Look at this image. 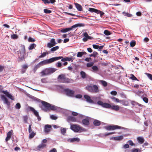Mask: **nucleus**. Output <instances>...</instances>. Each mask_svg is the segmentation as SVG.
<instances>
[{"instance_id": "1", "label": "nucleus", "mask_w": 152, "mask_h": 152, "mask_svg": "<svg viewBox=\"0 0 152 152\" xmlns=\"http://www.w3.org/2000/svg\"><path fill=\"white\" fill-rule=\"evenodd\" d=\"M42 105L40 107L42 109L45 111H47L50 110H55L56 108L53 105L44 101L42 102Z\"/></svg>"}, {"instance_id": "2", "label": "nucleus", "mask_w": 152, "mask_h": 152, "mask_svg": "<svg viewBox=\"0 0 152 152\" xmlns=\"http://www.w3.org/2000/svg\"><path fill=\"white\" fill-rule=\"evenodd\" d=\"M58 80L61 83H69L73 82V80L66 77L65 75L63 74L60 75L58 76Z\"/></svg>"}, {"instance_id": "3", "label": "nucleus", "mask_w": 152, "mask_h": 152, "mask_svg": "<svg viewBox=\"0 0 152 152\" xmlns=\"http://www.w3.org/2000/svg\"><path fill=\"white\" fill-rule=\"evenodd\" d=\"M86 88L89 91L93 93H96L99 91V87L96 85L91 84L88 85Z\"/></svg>"}, {"instance_id": "4", "label": "nucleus", "mask_w": 152, "mask_h": 152, "mask_svg": "<svg viewBox=\"0 0 152 152\" xmlns=\"http://www.w3.org/2000/svg\"><path fill=\"white\" fill-rule=\"evenodd\" d=\"M70 129L75 132H80L84 131V129L80 126L76 124L71 125Z\"/></svg>"}, {"instance_id": "5", "label": "nucleus", "mask_w": 152, "mask_h": 152, "mask_svg": "<svg viewBox=\"0 0 152 152\" xmlns=\"http://www.w3.org/2000/svg\"><path fill=\"white\" fill-rule=\"evenodd\" d=\"M56 70L57 69L55 68H46L45 70L42 71L41 73L42 74V75L43 76L51 74L55 72Z\"/></svg>"}, {"instance_id": "6", "label": "nucleus", "mask_w": 152, "mask_h": 152, "mask_svg": "<svg viewBox=\"0 0 152 152\" xmlns=\"http://www.w3.org/2000/svg\"><path fill=\"white\" fill-rule=\"evenodd\" d=\"M104 128L107 130H113L118 129H121V127L118 125H110L105 126Z\"/></svg>"}, {"instance_id": "7", "label": "nucleus", "mask_w": 152, "mask_h": 152, "mask_svg": "<svg viewBox=\"0 0 152 152\" xmlns=\"http://www.w3.org/2000/svg\"><path fill=\"white\" fill-rule=\"evenodd\" d=\"M64 91L67 96L72 97L75 96V92L74 91L70 90L69 88H66L64 90Z\"/></svg>"}, {"instance_id": "8", "label": "nucleus", "mask_w": 152, "mask_h": 152, "mask_svg": "<svg viewBox=\"0 0 152 152\" xmlns=\"http://www.w3.org/2000/svg\"><path fill=\"white\" fill-rule=\"evenodd\" d=\"M88 11L92 12H94L96 13L97 14H99L101 17L104 14V13L103 12L93 8H89Z\"/></svg>"}, {"instance_id": "9", "label": "nucleus", "mask_w": 152, "mask_h": 152, "mask_svg": "<svg viewBox=\"0 0 152 152\" xmlns=\"http://www.w3.org/2000/svg\"><path fill=\"white\" fill-rule=\"evenodd\" d=\"M62 56L56 57L52 58L47 60L48 64L51 63L54 61L60 59L62 58Z\"/></svg>"}, {"instance_id": "10", "label": "nucleus", "mask_w": 152, "mask_h": 152, "mask_svg": "<svg viewBox=\"0 0 152 152\" xmlns=\"http://www.w3.org/2000/svg\"><path fill=\"white\" fill-rule=\"evenodd\" d=\"M2 92L5 94L9 98L13 100H14V97L12 95L10 94L8 92L6 91H4Z\"/></svg>"}, {"instance_id": "11", "label": "nucleus", "mask_w": 152, "mask_h": 152, "mask_svg": "<svg viewBox=\"0 0 152 152\" xmlns=\"http://www.w3.org/2000/svg\"><path fill=\"white\" fill-rule=\"evenodd\" d=\"M84 97L87 102L90 103H94V101L91 99L90 96H89L87 95H85L84 96Z\"/></svg>"}, {"instance_id": "12", "label": "nucleus", "mask_w": 152, "mask_h": 152, "mask_svg": "<svg viewBox=\"0 0 152 152\" xmlns=\"http://www.w3.org/2000/svg\"><path fill=\"white\" fill-rule=\"evenodd\" d=\"M84 25L82 23H79L75 24L72 26L71 27L69 28H67L68 31H69L72 29L73 28L77 27L78 26H83Z\"/></svg>"}, {"instance_id": "13", "label": "nucleus", "mask_w": 152, "mask_h": 152, "mask_svg": "<svg viewBox=\"0 0 152 152\" xmlns=\"http://www.w3.org/2000/svg\"><path fill=\"white\" fill-rule=\"evenodd\" d=\"M1 99L4 100L5 103L7 104L8 105H10V102L8 101V99L5 97L4 95H1Z\"/></svg>"}, {"instance_id": "14", "label": "nucleus", "mask_w": 152, "mask_h": 152, "mask_svg": "<svg viewBox=\"0 0 152 152\" xmlns=\"http://www.w3.org/2000/svg\"><path fill=\"white\" fill-rule=\"evenodd\" d=\"M51 128V126L50 125L48 124L45 125L44 128V132L45 133L49 132L50 130V129Z\"/></svg>"}, {"instance_id": "15", "label": "nucleus", "mask_w": 152, "mask_h": 152, "mask_svg": "<svg viewBox=\"0 0 152 152\" xmlns=\"http://www.w3.org/2000/svg\"><path fill=\"white\" fill-rule=\"evenodd\" d=\"M83 124L85 126H88L89 124V119L87 117L86 118L83 119L82 121Z\"/></svg>"}, {"instance_id": "16", "label": "nucleus", "mask_w": 152, "mask_h": 152, "mask_svg": "<svg viewBox=\"0 0 152 152\" xmlns=\"http://www.w3.org/2000/svg\"><path fill=\"white\" fill-rule=\"evenodd\" d=\"M76 118V122L80 123L82 119L84 118V116L82 115H79Z\"/></svg>"}, {"instance_id": "17", "label": "nucleus", "mask_w": 152, "mask_h": 152, "mask_svg": "<svg viewBox=\"0 0 152 152\" xmlns=\"http://www.w3.org/2000/svg\"><path fill=\"white\" fill-rule=\"evenodd\" d=\"M13 132V130H11V131H9L7 134V136L6 137L5 140L6 142H7L9 140L12 136V132Z\"/></svg>"}, {"instance_id": "18", "label": "nucleus", "mask_w": 152, "mask_h": 152, "mask_svg": "<svg viewBox=\"0 0 152 152\" xmlns=\"http://www.w3.org/2000/svg\"><path fill=\"white\" fill-rule=\"evenodd\" d=\"M92 70L91 71L94 72L96 73L99 71V69L98 67L96 65L93 66L91 67Z\"/></svg>"}, {"instance_id": "19", "label": "nucleus", "mask_w": 152, "mask_h": 152, "mask_svg": "<svg viewBox=\"0 0 152 152\" xmlns=\"http://www.w3.org/2000/svg\"><path fill=\"white\" fill-rule=\"evenodd\" d=\"M28 108L31 111L33 112L34 114L36 116H37L38 115L39 113L34 108L31 107H29Z\"/></svg>"}, {"instance_id": "20", "label": "nucleus", "mask_w": 152, "mask_h": 152, "mask_svg": "<svg viewBox=\"0 0 152 152\" xmlns=\"http://www.w3.org/2000/svg\"><path fill=\"white\" fill-rule=\"evenodd\" d=\"M110 108L112 110H113L116 111H117L119 110L120 107L118 105L112 106L111 105Z\"/></svg>"}, {"instance_id": "21", "label": "nucleus", "mask_w": 152, "mask_h": 152, "mask_svg": "<svg viewBox=\"0 0 152 152\" xmlns=\"http://www.w3.org/2000/svg\"><path fill=\"white\" fill-rule=\"evenodd\" d=\"M101 124V121L97 120H95L93 122V124L95 126H99Z\"/></svg>"}, {"instance_id": "22", "label": "nucleus", "mask_w": 152, "mask_h": 152, "mask_svg": "<svg viewBox=\"0 0 152 152\" xmlns=\"http://www.w3.org/2000/svg\"><path fill=\"white\" fill-rule=\"evenodd\" d=\"M137 140L138 142L140 144L143 143L145 141V140L143 137H137Z\"/></svg>"}, {"instance_id": "23", "label": "nucleus", "mask_w": 152, "mask_h": 152, "mask_svg": "<svg viewBox=\"0 0 152 152\" xmlns=\"http://www.w3.org/2000/svg\"><path fill=\"white\" fill-rule=\"evenodd\" d=\"M68 120L73 122H76V118L72 116H69L68 118Z\"/></svg>"}, {"instance_id": "24", "label": "nucleus", "mask_w": 152, "mask_h": 152, "mask_svg": "<svg viewBox=\"0 0 152 152\" xmlns=\"http://www.w3.org/2000/svg\"><path fill=\"white\" fill-rule=\"evenodd\" d=\"M75 5L76 8L78 10L80 11H82V7L78 3H75Z\"/></svg>"}, {"instance_id": "25", "label": "nucleus", "mask_w": 152, "mask_h": 152, "mask_svg": "<svg viewBox=\"0 0 152 152\" xmlns=\"http://www.w3.org/2000/svg\"><path fill=\"white\" fill-rule=\"evenodd\" d=\"M69 140H70V141L71 142H78L80 141V139L77 138H74L70 139H69L68 140V141H69Z\"/></svg>"}, {"instance_id": "26", "label": "nucleus", "mask_w": 152, "mask_h": 152, "mask_svg": "<svg viewBox=\"0 0 152 152\" xmlns=\"http://www.w3.org/2000/svg\"><path fill=\"white\" fill-rule=\"evenodd\" d=\"M86 53L85 52H78L77 54V56L78 57H81L83 55H86Z\"/></svg>"}, {"instance_id": "27", "label": "nucleus", "mask_w": 152, "mask_h": 152, "mask_svg": "<svg viewBox=\"0 0 152 152\" xmlns=\"http://www.w3.org/2000/svg\"><path fill=\"white\" fill-rule=\"evenodd\" d=\"M87 75L85 72L83 71H81L80 72V76L81 77L83 78H85L86 77Z\"/></svg>"}, {"instance_id": "28", "label": "nucleus", "mask_w": 152, "mask_h": 152, "mask_svg": "<svg viewBox=\"0 0 152 152\" xmlns=\"http://www.w3.org/2000/svg\"><path fill=\"white\" fill-rule=\"evenodd\" d=\"M120 102H121L125 106H128L129 104V102L127 101L122 100H120Z\"/></svg>"}, {"instance_id": "29", "label": "nucleus", "mask_w": 152, "mask_h": 152, "mask_svg": "<svg viewBox=\"0 0 152 152\" xmlns=\"http://www.w3.org/2000/svg\"><path fill=\"white\" fill-rule=\"evenodd\" d=\"M46 145L44 143H42L37 146V149L39 150L41 148H44L45 147Z\"/></svg>"}, {"instance_id": "30", "label": "nucleus", "mask_w": 152, "mask_h": 152, "mask_svg": "<svg viewBox=\"0 0 152 152\" xmlns=\"http://www.w3.org/2000/svg\"><path fill=\"white\" fill-rule=\"evenodd\" d=\"M20 52L22 54H24L26 53L25 47L24 45L21 46V48L20 50Z\"/></svg>"}, {"instance_id": "31", "label": "nucleus", "mask_w": 152, "mask_h": 152, "mask_svg": "<svg viewBox=\"0 0 152 152\" xmlns=\"http://www.w3.org/2000/svg\"><path fill=\"white\" fill-rule=\"evenodd\" d=\"M103 107L107 108H110L111 105L108 103H104Z\"/></svg>"}, {"instance_id": "32", "label": "nucleus", "mask_w": 152, "mask_h": 152, "mask_svg": "<svg viewBox=\"0 0 152 152\" xmlns=\"http://www.w3.org/2000/svg\"><path fill=\"white\" fill-rule=\"evenodd\" d=\"M123 138V137L122 136L115 137H114V139L115 140H122Z\"/></svg>"}, {"instance_id": "33", "label": "nucleus", "mask_w": 152, "mask_h": 152, "mask_svg": "<svg viewBox=\"0 0 152 152\" xmlns=\"http://www.w3.org/2000/svg\"><path fill=\"white\" fill-rule=\"evenodd\" d=\"M100 82L104 87H106L107 85V83L105 81L103 80H100Z\"/></svg>"}, {"instance_id": "34", "label": "nucleus", "mask_w": 152, "mask_h": 152, "mask_svg": "<svg viewBox=\"0 0 152 152\" xmlns=\"http://www.w3.org/2000/svg\"><path fill=\"white\" fill-rule=\"evenodd\" d=\"M59 48V47L58 46H56L50 49V51L52 52H53L54 51H56Z\"/></svg>"}, {"instance_id": "35", "label": "nucleus", "mask_w": 152, "mask_h": 152, "mask_svg": "<svg viewBox=\"0 0 152 152\" xmlns=\"http://www.w3.org/2000/svg\"><path fill=\"white\" fill-rule=\"evenodd\" d=\"M130 76H131L130 78L132 80L139 81V80L133 75L131 74L130 75Z\"/></svg>"}, {"instance_id": "36", "label": "nucleus", "mask_w": 152, "mask_h": 152, "mask_svg": "<svg viewBox=\"0 0 152 152\" xmlns=\"http://www.w3.org/2000/svg\"><path fill=\"white\" fill-rule=\"evenodd\" d=\"M50 42L51 44H52L53 45H54V46H55L57 44V43L56 42L55 39L53 38L51 39Z\"/></svg>"}, {"instance_id": "37", "label": "nucleus", "mask_w": 152, "mask_h": 152, "mask_svg": "<svg viewBox=\"0 0 152 152\" xmlns=\"http://www.w3.org/2000/svg\"><path fill=\"white\" fill-rule=\"evenodd\" d=\"M23 121L25 123H27L28 117L27 115L24 116L23 117Z\"/></svg>"}, {"instance_id": "38", "label": "nucleus", "mask_w": 152, "mask_h": 152, "mask_svg": "<svg viewBox=\"0 0 152 152\" xmlns=\"http://www.w3.org/2000/svg\"><path fill=\"white\" fill-rule=\"evenodd\" d=\"M30 133H31L29 134V138L31 139L34 137L36 134V133L33 132Z\"/></svg>"}, {"instance_id": "39", "label": "nucleus", "mask_w": 152, "mask_h": 152, "mask_svg": "<svg viewBox=\"0 0 152 152\" xmlns=\"http://www.w3.org/2000/svg\"><path fill=\"white\" fill-rule=\"evenodd\" d=\"M39 64H40L41 65V66L48 64V62L47 61V60H45L43 61H42L41 62H39Z\"/></svg>"}, {"instance_id": "40", "label": "nucleus", "mask_w": 152, "mask_h": 152, "mask_svg": "<svg viewBox=\"0 0 152 152\" xmlns=\"http://www.w3.org/2000/svg\"><path fill=\"white\" fill-rule=\"evenodd\" d=\"M123 14H124L125 16H127V17H131L132 16V15L131 14H129L128 12H123Z\"/></svg>"}, {"instance_id": "41", "label": "nucleus", "mask_w": 152, "mask_h": 152, "mask_svg": "<svg viewBox=\"0 0 152 152\" xmlns=\"http://www.w3.org/2000/svg\"><path fill=\"white\" fill-rule=\"evenodd\" d=\"M36 46V45L34 44H32L30 45L28 47V49L29 50L33 49L34 47Z\"/></svg>"}, {"instance_id": "42", "label": "nucleus", "mask_w": 152, "mask_h": 152, "mask_svg": "<svg viewBox=\"0 0 152 152\" xmlns=\"http://www.w3.org/2000/svg\"><path fill=\"white\" fill-rule=\"evenodd\" d=\"M94 64V63L93 62H91L90 63H88L86 64V66L88 67H92L93 66V65Z\"/></svg>"}, {"instance_id": "43", "label": "nucleus", "mask_w": 152, "mask_h": 152, "mask_svg": "<svg viewBox=\"0 0 152 152\" xmlns=\"http://www.w3.org/2000/svg\"><path fill=\"white\" fill-rule=\"evenodd\" d=\"M104 33L106 35H109L111 34V33L109 31L107 30H105L104 32Z\"/></svg>"}, {"instance_id": "44", "label": "nucleus", "mask_w": 152, "mask_h": 152, "mask_svg": "<svg viewBox=\"0 0 152 152\" xmlns=\"http://www.w3.org/2000/svg\"><path fill=\"white\" fill-rule=\"evenodd\" d=\"M136 45V42L135 41L133 40L132 41L130 42V45L131 47H133L135 46Z\"/></svg>"}, {"instance_id": "45", "label": "nucleus", "mask_w": 152, "mask_h": 152, "mask_svg": "<svg viewBox=\"0 0 152 152\" xmlns=\"http://www.w3.org/2000/svg\"><path fill=\"white\" fill-rule=\"evenodd\" d=\"M44 11L45 13L50 14L51 12V11L50 10L47 9H44Z\"/></svg>"}, {"instance_id": "46", "label": "nucleus", "mask_w": 152, "mask_h": 152, "mask_svg": "<svg viewBox=\"0 0 152 152\" xmlns=\"http://www.w3.org/2000/svg\"><path fill=\"white\" fill-rule=\"evenodd\" d=\"M18 36L16 34H13L11 36V37L12 39H15L18 38Z\"/></svg>"}, {"instance_id": "47", "label": "nucleus", "mask_w": 152, "mask_h": 152, "mask_svg": "<svg viewBox=\"0 0 152 152\" xmlns=\"http://www.w3.org/2000/svg\"><path fill=\"white\" fill-rule=\"evenodd\" d=\"M47 54V53L45 52H43L40 56H39V58H41L45 57L46 55Z\"/></svg>"}, {"instance_id": "48", "label": "nucleus", "mask_w": 152, "mask_h": 152, "mask_svg": "<svg viewBox=\"0 0 152 152\" xmlns=\"http://www.w3.org/2000/svg\"><path fill=\"white\" fill-rule=\"evenodd\" d=\"M54 46V45H53L52 44H51V43L50 42H49L48 43L47 45V47L49 48H51L53 47Z\"/></svg>"}, {"instance_id": "49", "label": "nucleus", "mask_w": 152, "mask_h": 152, "mask_svg": "<svg viewBox=\"0 0 152 152\" xmlns=\"http://www.w3.org/2000/svg\"><path fill=\"white\" fill-rule=\"evenodd\" d=\"M72 57H66V61H73Z\"/></svg>"}, {"instance_id": "50", "label": "nucleus", "mask_w": 152, "mask_h": 152, "mask_svg": "<svg viewBox=\"0 0 152 152\" xmlns=\"http://www.w3.org/2000/svg\"><path fill=\"white\" fill-rule=\"evenodd\" d=\"M20 107H21V105H20V104L19 103H18L16 104V105L15 106V108L16 109H19L20 108Z\"/></svg>"}, {"instance_id": "51", "label": "nucleus", "mask_w": 152, "mask_h": 152, "mask_svg": "<svg viewBox=\"0 0 152 152\" xmlns=\"http://www.w3.org/2000/svg\"><path fill=\"white\" fill-rule=\"evenodd\" d=\"M50 118L53 120H56L57 118V117L54 115H51Z\"/></svg>"}, {"instance_id": "52", "label": "nucleus", "mask_w": 152, "mask_h": 152, "mask_svg": "<svg viewBox=\"0 0 152 152\" xmlns=\"http://www.w3.org/2000/svg\"><path fill=\"white\" fill-rule=\"evenodd\" d=\"M66 130L65 129L63 128L61 129V132L63 134H64L66 133Z\"/></svg>"}, {"instance_id": "53", "label": "nucleus", "mask_w": 152, "mask_h": 152, "mask_svg": "<svg viewBox=\"0 0 152 152\" xmlns=\"http://www.w3.org/2000/svg\"><path fill=\"white\" fill-rule=\"evenodd\" d=\"M110 94L111 95L115 96L117 94V92L115 91H112L110 92Z\"/></svg>"}, {"instance_id": "54", "label": "nucleus", "mask_w": 152, "mask_h": 152, "mask_svg": "<svg viewBox=\"0 0 152 152\" xmlns=\"http://www.w3.org/2000/svg\"><path fill=\"white\" fill-rule=\"evenodd\" d=\"M28 41L29 42H34L35 41V40L32 38L29 37L28 38Z\"/></svg>"}, {"instance_id": "55", "label": "nucleus", "mask_w": 152, "mask_h": 152, "mask_svg": "<svg viewBox=\"0 0 152 152\" xmlns=\"http://www.w3.org/2000/svg\"><path fill=\"white\" fill-rule=\"evenodd\" d=\"M40 66H41V65L40 64H39V63L37 65H36V66H35L34 68V69L35 70H37L38 68H39Z\"/></svg>"}, {"instance_id": "56", "label": "nucleus", "mask_w": 152, "mask_h": 152, "mask_svg": "<svg viewBox=\"0 0 152 152\" xmlns=\"http://www.w3.org/2000/svg\"><path fill=\"white\" fill-rule=\"evenodd\" d=\"M147 76L151 80H152V75L149 73L146 74Z\"/></svg>"}, {"instance_id": "57", "label": "nucleus", "mask_w": 152, "mask_h": 152, "mask_svg": "<svg viewBox=\"0 0 152 152\" xmlns=\"http://www.w3.org/2000/svg\"><path fill=\"white\" fill-rule=\"evenodd\" d=\"M104 103H103L102 101H98L97 102L98 104L99 105L102 106V107H103V106Z\"/></svg>"}, {"instance_id": "58", "label": "nucleus", "mask_w": 152, "mask_h": 152, "mask_svg": "<svg viewBox=\"0 0 152 152\" xmlns=\"http://www.w3.org/2000/svg\"><path fill=\"white\" fill-rule=\"evenodd\" d=\"M143 100L146 103H148V99L147 97H144L143 98Z\"/></svg>"}, {"instance_id": "59", "label": "nucleus", "mask_w": 152, "mask_h": 152, "mask_svg": "<svg viewBox=\"0 0 152 152\" xmlns=\"http://www.w3.org/2000/svg\"><path fill=\"white\" fill-rule=\"evenodd\" d=\"M4 66L0 65V72H2L4 70Z\"/></svg>"}, {"instance_id": "60", "label": "nucleus", "mask_w": 152, "mask_h": 152, "mask_svg": "<svg viewBox=\"0 0 152 152\" xmlns=\"http://www.w3.org/2000/svg\"><path fill=\"white\" fill-rule=\"evenodd\" d=\"M22 68L23 69L26 70L28 68V66L26 64H24L22 66Z\"/></svg>"}, {"instance_id": "61", "label": "nucleus", "mask_w": 152, "mask_h": 152, "mask_svg": "<svg viewBox=\"0 0 152 152\" xmlns=\"http://www.w3.org/2000/svg\"><path fill=\"white\" fill-rule=\"evenodd\" d=\"M67 31H68L67 29V28H66L62 29L61 30V32H63V33L66 32Z\"/></svg>"}, {"instance_id": "62", "label": "nucleus", "mask_w": 152, "mask_h": 152, "mask_svg": "<svg viewBox=\"0 0 152 152\" xmlns=\"http://www.w3.org/2000/svg\"><path fill=\"white\" fill-rule=\"evenodd\" d=\"M82 97V95L81 94H77L75 96V97L77 98L80 99Z\"/></svg>"}, {"instance_id": "63", "label": "nucleus", "mask_w": 152, "mask_h": 152, "mask_svg": "<svg viewBox=\"0 0 152 152\" xmlns=\"http://www.w3.org/2000/svg\"><path fill=\"white\" fill-rule=\"evenodd\" d=\"M72 115L74 116H77L78 115L77 113L75 112H72Z\"/></svg>"}, {"instance_id": "64", "label": "nucleus", "mask_w": 152, "mask_h": 152, "mask_svg": "<svg viewBox=\"0 0 152 152\" xmlns=\"http://www.w3.org/2000/svg\"><path fill=\"white\" fill-rule=\"evenodd\" d=\"M92 46L93 48L95 49H97L99 47V45H93Z\"/></svg>"}]
</instances>
